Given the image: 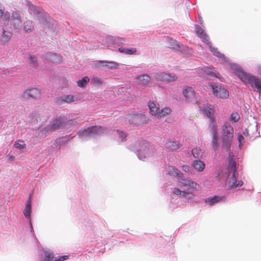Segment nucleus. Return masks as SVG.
<instances>
[{"instance_id": "obj_24", "label": "nucleus", "mask_w": 261, "mask_h": 261, "mask_svg": "<svg viewBox=\"0 0 261 261\" xmlns=\"http://www.w3.org/2000/svg\"><path fill=\"white\" fill-rule=\"evenodd\" d=\"M193 166L197 171L201 172L205 168V164L200 160H195L193 162Z\"/></svg>"}, {"instance_id": "obj_18", "label": "nucleus", "mask_w": 261, "mask_h": 261, "mask_svg": "<svg viewBox=\"0 0 261 261\" xmlns=\"http://www.w3.org/2000/svg\"><path fill=\"white\" fill-rule=\"evenodd\" d=\"M225 199L226 198L225 196H214L212 197L205 198L204 202L210 205H213L217 203L224 201Z\"/></svg>"}, {"instance_id": "obj_5", "label": "nucleus", "mask_w": 261, "mask_h": 261, "mask_svg": "<svg viewBox=\"0 0 261 261\" xmlns=\"http://www.w3.org/2000/svg\"><path fill=\"white\" fill-rule=\"evenodd\" d=\"M214 95L220 98L226 99L229 96L228 91L221 86L211 85Z\"/></svg>"}, {"instance_id": "obj_11", "label": "nucleus", "mask_w": 261, "mask_h": 261, "mask_svg": "<svg viewBox=\"0 0 261 261\" xmlns=\"http://www.w3.org/2000/svg\"><path fill=\"white\" fill-rule=\"evenodd\" d=\"M95 65L97 68L102 66L109 69H116L119 66L117 63L108 61H96L95 62Z\"/></svg>"}, {"instance_id": "obj_36", "label": "nucleus", "mask_w": 261, "mask_h": 261, "mask_svg": "<svg viewBox=\"0 0 261 261\" xmlns=\"http://www.w3.org/2000/svg\"><path fill=\"white\" fill-rule=\"evenodd\" d=\"M14 147L19 150H22L25 148V144L23 141L19 140L14 143Z\"/></svg>"}, {"instance_id": "obj_12", "label": "nucleus", "mask_w": 261, "mask_h": 261, "mask_svg": "<svg viewBox=\"0 0 261 261\" xmlns=\"http://www.w3.org/2000/svg\"><path fill=\"white\" fill-rule=\"evenodd\" d=\"M238 176V172H234L232 173L230 179L229 181V188L230 189H233L238 187H240L243 185V182L242 180H237Z\"/></svg>"}, {"instance_id": "obj_50", "label": "nucleus", "mask_w": 261, "mask_h": 261, "mask_svg": "<svg viewBox=\"0 0 261 261\" xmlns=\"http://www.w3.org/2000/svg\"><path fill=\"white\" fill-rule=\"evenodd\" d=\"M118 39H119V38H118ZM120 40H121V41H124V39L122 38H120Z\"/></svg>"}, {"instance_id": "obj_39", "label": "nucleus", "mask_w": 261, "mask_h": 261, "mask_svg": "<svg viewBox=\"0 0 261 261\" xmlns=\"http://www.w3.org/2000/svg\"><path fill=\"white\" fill-rule=\"evenodd\" d=\"M207 73L212 76H215L216 77H219L218 75L219 73L215 71L214 69L207 68V70L205 71Z\"/></svg>"}, {"instance_id": "obj_1", "label": "nucleus", "mask_w": 261, "mask_h": 261, "mask_svg": "<svg viewBox=\"0 0 261 261\" xmlns=\"http://www.w3.org/2000/svg\"><path fill=\"white\" fill-rule=\"evenodd\" d=\"M135 148L138 158L140 160L149 157L155 152L154 147L145 140L138 141L135 144Z\"/></svg>"}, {"instance_id": "obj_49", "label": "nucleus", "mask_w": 261, "mask_h": 261, "mask_svg": "<svg viewBox=\"0 0 261 261\" xmlns=\"http://www.w3.org/2000/svg\"><path fill=\"white\" fill-rule=\"evenodd\" d=\"M258 70L259 74L261 75V66L258 67Z\"/></svg>"}, {"instance_id": "obj_19", "label": "nucleus", "mask_w": 261, "mask_h": 261, "mask_svg": "<svg viewBox=\"0 0 261 261\" xmlns=\"http://www.w3.org/2000/svg\"><path fill=\"white\" fill-rule=\"evenodd\" d=\"M165 146L169 151H173L179 148L180 144L176 141H167L165 144Z\"/></svg>"}, {"instance_id": "obj_10", "label": "nucleus", "mask_w": 261, "mask_h": 261, "mask_svg": "<svg viewBox=\"0 0 261 261\" xmlns=\"http://www.w3.org/2000/svg\"><path fill=\"white\" fill-rule=\"evenodd\" d=\"M65 125V121L63 117H59L54 119L49 126V128L52 130H55L64 127Z\"/></svg>"}, {"instance_id": "obj_9", "label": "nucleus", "mask_w": 261, "mask_h": 261, "mask_svg": "<svg viewBox=\"0 0 261 261\" xmlns=\"http://www.w3.org/2000/svg\"><path fill=\"white\" fill-rule=\"evenodd\" d=\"M127 118L130 123L135 125H140L145 120V117L142 114H129Z\"/></svg>"}, {"instance_id": "obj_15", "label": "nucleus", "mask_w": 261, "mask_h": 261, "mask_svg": "<svg viewBox=\"0 0 261 261\" xmlns=\"http://www.w3.org/2000/svg\"><path fill=\"white\" fill-rule=\"evenodd\" d=\"M40 95V91L38 89L32 88L27 89L23 93L24 97H30L32 98H37Z\"/></svg>"}, {"instance_id": "obj_28", "label": "nucleus", "mask_w": 261, "mask_h": 261, "mask_svg": "<svg viewBox=\"0 0 261 261\" xmlns=\"http://www.w3.org/2000/svg\"><path fill=\"white\" fill-rule=\"evenodd\" d=\"M31 197H29V199L27 202V203L25 205V207L24 211L23 212L24 215L27 218H29L31 215Z\"/></svg>"}, {"instance_id": "obj_43", "label": "nucleus", "mask_w": 261, "mask_h": 261, "mask_svg": "<svg viewBox=\"0 0 261 261\" xmlns=\"http://www.w3.org/2000/svg\"><path fill=\"white\" fill-rule=\"evenodd\" d=\"M238 139L239 142V147H241L244 143V138L241 134H238Z\"/></svg>"}, {"instance_id": "obj_22", "label": "nucleus", "mask_w": 261, "mask_h": 261, "mask_svg": "<svg viewBox=\"0 0 261 261\" xmlns=\"http://www.w3.org/2000/svg\"><path fill=\"white\" fill-rule=\"evenodd\" d=\"M173 193L176 195H179L183 197H186L188 195H191L192 196L191 197H194V195L193 194L192 191L181 190L179 189L176 188L173 189Z\"/></svg>"}, {"instance_id": "obj_46", "label": "nucleus", "mask_w": 261, "mask_h": 261, "mask_svg": "<svg viewBox=\"0 0 261 261\" xmlns=\"http://www.w3.org/2000/svg\"><path fill=\"white\" fill-rule=\"evenodd\" d=\"M4 8L0 9V18H1L4 14Z\"/></svg>"}, {"instance_id": "obj_2", "label": "nucleus", "mask_w": 261, "mask_h": 261, "mask_svg": "<svg viewBox=\"0 0 261 261\" xmlns=\"http://www.w3.org/2000/svg\"><path fill=\"white\" fill-rule=\"evenodd\" d=\"M233 137V128L230 123L225 122L222 127V137L223 147L228 151L231 146Z\"/></svg>"}, {"instance_id": "obj_8", "label": "nucleus", "mask_w": 261, "mask_h": 261, "mask_svg": "<svg viewBox=\"0 0 261 261\" xmlns=\"http://www.w3.org/2000/svg\"><path fill=\"white\" fill-rule=\"evenodd\" d=\"M178 186L181 188L182 187L187 188V191H190V190L194 189L196 188L198 186V184L186 178H181L178 181Z\"/></svg>"}, {"instance_id": "obj_37", "label": "nucleus", "mask_w": 261, "mask_h": 261, "mask_svg": "<svg viewBox=\"0 0 261 261\" xmlns=\"http://www.w3.org/2000/svg\"><path fill=\"white\" fill-rule=\"evenodd\" d=\"M210 48L211 49V50L213 53L214 55L220 58L223 57V55L222 54L220 51H219L217 48L213 47L212 46H210Z\"/></svg>"}, {"instance_id": "obj_17", "label": "nucleus", "mask_w": 261, "mask_h": 261, "mask_svg": "<svg viewBox=\"0 0 261 261\" xmlns=\"http://www.w3.org/2000/svg\"><path fill=\"white\" fill-rule=\"evenodd\" d=\"M74 97L72 95H67L56 98V101L58 105H62L65 103H69L75 101Z\"/></svg>"}, {"instance_id": "obj_6", "label": "nucleus", "mask_w": 261, "mask_h": 261, "mask_svg": "<svg viewBox=\"0 0 261 261\" xmlns=\"http://www.w3.org/2000/svg\"><path fill=\"white\" fill-rule=\"evenodd\" d=\"M10 23L14 29H20L22 27V20L21 14L19 12L13 11L11 15Z\"/></svg>"}, {"instance_id": "obj_38", "label": "nucleus", "mask_w": 261, "mask_h": 261, "mask_svg": "<svg viewBox=\"0 0 261 261\" xmlns=\"http://www.w3.org/2000/svg\"><path fill=\"white\" fill-rule=\"evenodd\" d=\"M231 120L235 122L239 121L240 118V115L237 112H233L230 115Z\"/></svg>"}, {"instance_id": "obj_32", "label": "nucleus", "mask_w": 261, "mask_h": 261, "mask_svg": "<svg viewBox=\"0 0 261 261\" xmlns=\"http://www.w3.org/2000/svg\"><path fill=\"white\" fill-rule=\"evenodd\" d=\"M192 153L195 158L201 159L203 156V152L197 147L194 148L192 150Z\"/></svg>"}, {"instance_id": "obj_20", "label": "nucleus", "mask_w": 261, "mask_h": 261, "mask_svg": "<svg viewBox=\"0 0 261 261\" xmlns=\"http://www.w3.org/2000/svg\"><path fill=\"white\" fill-rule=\"evenodd\" d=\"M183 94L186 99L188 101L193 100L195 97V92L192 88L190 87H186L185 89Z\"/></svg>"}, {"instance_id": "obj_25", "label": "nucleus", "mask_w": 261, "mask_h": 261, "mask_svg": "<svg viewBox=\"0 0 261 261\" xmlns=\"http://www.w3.org/2000/svg\"><path fill=\"white\" fill-rule=\"evenodd\" d=\"M137 80H138V82L140 84L146 85L149 82L150 78L149 75L144 74L138 76L137 77Z\"/></svg>"}, {"instance_id": "obj_3", "label": "nucleus", "mask_w": 261, "mask_h": 261, "mask_svg": "<svg viewBox=\"0 0 261 261\" xmlns=\"http://www.w3.org/2000/svg\"><path fill=\"white\" fill-rule=\"evenodd\" d=\"M237 74L242 82L250 84L253 89L261 92V80L242 70H239Z\"/></svg>"}, {"instance_id": "obj_45", "label": "nucleus", "mask_w": 261, "mask_h": 261, "mask_svg": "<svg viewBox=\"0 0 261 261\" xmlns=\"http://www.w3.org/2000/svg\"><path fill=\"white\" fill-rule=\"evenodd\" d=\"M182 170L185 172L189 171V168L187 165H184L182 166Z\"/></svg>"}, {"instance_id": "obj_7", "label": "nucleus", "mask_w": 261, "mask_h": 261, "mask_svg": "<svg viewBox=\"0 0 261 261\" xmlns=\"http://www.w3.org/2000/svg\"><path fill=\"white\" fill-rule=\"evenodd\" d=\"M200 112L205 114L210 120L215 119L214 117L215 108V107L212 105H204L202 108H200Z\"/></svg>"}, {"instance_id": "obj_34", "label": "nucleus", "mask_w": 261, "mask_h": 261, "mask_svg": "<svg viewBox=\"0 0 261 261\" xmlns=\"http://www.w3.org/2000/svg\"><path fill=\"white\" fill-rule=\"evenodd\" d=\"M212 147L213 149L216 150L219 147L218 138L217 135H213V140L212 142Z\"/></svg>"}, {"instance_id": "obj_47", "label": "nucleus", "mask_w": 261, "mask_h": 261, "mask_svg": "<svg viewBox=\"0 0 261 261\" xmlns=\"http://www.w3.org/2000/svg\"><path fill=\"white\" fill-rule=\"evenodd\" d=\"M243 134L245 136H248L249 135L248 129H246L245 131L243 132Z\"/></svg>"}, {"instance_id": "obj_40", "label": "nucleus", "mask_w": 261, "mask_h": 261, "mask_svg": "<svg viewBox=\"0 0 261 261\" xmlns=\"http://www.w3.org/2000/svg\"><path fill=\"white\" fill-rule=\"evenodd\" d=\"M118 137L119 139H120L122 141H125V138L127 137V134L124 133V132L120 131L119 130H117Z\"/></svg>"}, {"instance_id": "obj_23", "label": "nucleus", "mask_w": 261, "mask_h": 261, "mask_svg": "<svg viewBox=\"0 0 261 261\" xmlns=\"http://www.w3.org/2000/svg\"><path fill=\"white\" fill-rule=\"evenodd\" d=\"M12 36V34L11 32L6 31L4 28L3 29V32L1 36V41L3 43H6L8 42Z\"/></svg>"}, {"instance_id": "obj_4", "label": "nucleus", "mask_w": 261, "mask_h": 261, "mask_svg": "<svg viewBox=\"0 0 261 261\" xmlns=\"http://www.w3.org/2000/svg\"><path fill=\"white\" fill-rule=\"evenodd\" d=\"M105 128L100 126H93L80 130L78 135L80 137H86L94 135H99L104 133Z\"/></svg>"}, {"instance_id": "obj_35", "label": "nucleus", "mask_w": 261, "mask_h": 261, "mask_svg": "<svg viewBox=\"0 0 261 261\" xmlns=\"http://www.w3.org/2000/svg\"><path fill=\"white\" fill-rule=\"evenodd\" d=\"M29 64L30 66L36 67L37 65V59L35 56L30 55L29 57Z\"/></svg>"}, {"instance_id": "obj_16", "label": "nucleus", "mask_w": 261, "mask_h": 261, "mask_svg": "<svg viewBox=\"0 0 261 261\" xmlns=\"http://www.w3.org/2000/svg\"><path fill=\"white\" fill-rule=\"evenodd\" d=\"M234 156L232 152L229 153V164L228 165V170L230 173L237 172V167L236 163L234 161Z\"/></svg>"}, {"instance_id": "obj_27", "label": "nucleus", "mask_w": 261, "mask_h": 261, "mask_svg": "<svg viewBox=\"0 0 261 261\" xmlns=\"http://www.w3.org/2000/svg\"><path fill=\"white\" fill-rule=\"evenodd\" d=\"M118 50L121 53L126 55H132L134 54L137 51V49L136 48H127L120 47L118 48Z\"/></svg>"}, {"instance_id": "obj_41", "label": "nucleus", "mask_w": 261, "mask_h": 261, "mask_svg": "<svg viewBox=\"0 0 261 261\" xmlns=\"http://www.w3.org/2000/svg\"><path fill=\"white\" fill-rule=\"evenodd\" d=\"M92 83L95 85H100L101 84V81L98 77H94L91 80Z\"/></svg>"}, {"instance_id": "obj_48", "label": "nucleus", "mask_w": 261, "mask_h": 261, "mask_svg": "<svg viewBox=\"0 0 261 261\" xmlns=\"http://www.w3.org/2000/svg\"><path fill=\"white\" fill-rule=\"evenodd\" d=\"M14 156H13V155H10L9 156V158H8V159L9 161H13V160H14Z\"/></svg>"}, {"instance_id": "obj_29", "label": "nucleus", "mask_w": 261, "mask_h": 261, "mask_svg": "<svg viewBox=\"0 0 261 261\" xmlns=\"http://www.w3.org/2000/svg\"><path fill=\"white\" fill-rule=\"evenodd\" d=\"M210 129L211 132H212L213 135H218V126L217 125L216 123V120L215 119L210 120Z\"/></svg>"}, {"instance_id": "obj_31", "label": "nucleus", "mask_w": 261, "mask_h": 261, "mask_svg": "<svg viewBox=\"0 0 261 261\" xmlns=\"http://www.w3.org/2000/svg\"><path fill=\"white\" fill-rule=\"evenodd\" d=\"M168 174L172 176L181 177L182 175V173L179 170L172 167H169L168 168Z\"/></svg>"}, {"instance_id": "obj_13", "label": "nucleus", "mask_w": 261, "mask_h": 261, "mask_svg": "<svg viewBox=\"0 0 261 261\" xmlns=\"http://www.w3.org/2000/svg\"><path fill=\"white\" fill-rule=\"evenodd\" d=\"M155 78L158 80L165 81L168 83L175 81L177 79V77L175 75L169 74L165 72L156 74Z\"/></svg>"}, {"instance_id": "obj_26", "label": "nucleus", "mask_w": 261, "mask_h": 261, "mask_svg": "<svg viewBox=\"0 0 261 261\" xmlns=\"http://www.w3.org/2000/svg\"><path fill=\"white\" fill-rule=\"evenodd\" d=\"M34 30L32 21L26 20L23 23V31L26 33L31 32Z\"/></svg>"}, {"instance_id": "obj_14", "label": "nucleus", "mask_w": 261, "mask_h": 261, "mask_svg": "<svg viewBox=\"0 0 261 261\" xmlns=\"http://www.w3.org/2000/svg\"><path fill=\"white\" fill-rule=\"evenodd\" d=\"M195 31L197 35L201 38L204 43L207 44H209L210 43L208 36L206 34V33L201 27L198 25H196Z\"/></svg>"}, {"instance_id": "obj_44", "label": "nucleus", "mask_w": 261, "mask_h": 261, "mask_svg": "<svg viewBox=\"0 0 261 261\" xmlns=\"http://www.w3.org/2000/svg\"><path fill=\"white\" fill-rule=\"evenodd\" d=\"M68 257L69 256L68 255H63L60 256L58 259H55L54 261H63L68 259Z\"/></svg>"}, {"instance_id": "obj_21", "label": "nucleus", "mask_w": 261, "mask_h": 261, "mask_svg": "<svg viewBox=\"0 0 261 261\" xmlns=\"http://www.w3.org/2000/svg\"><path fill=\"white\" fill-rule=\"evenodd\" d=\"M148 107L150 109V113L152 115L156 116L158 111L160 110L159 104L150 101L148 102Z\"/></svg>"}, {"instance_id": "obj_30", "label": "nucleus", "mask_w": 261, "mask_h": 261, "mask_svg": "<svg viewBox=\"0 0 261 261\" xmlns=\"http://www.w3.org/2000/svg\"><path fill=\"white\" fill-rule=\"evenodd\" d=\"M171 110L170 108L165 107L162 110L160 109L156 116L158 117L166 116V115L169 114L171 113Z\"/></svg>"}, {"instance_id": "obj_42", "label": "nucleus", "mask_w": 261, "mask_h": 261, "mask_svg": "<svg viewBox=\"0 0 261 261\" xmlns=\"http://www.w3.org/2000/svg\"><path fill=\"white\" fill-rule=\"evenodd\" d=\"M10 19V13L9 12L6 11L4 15V19L3 20L5 21V24L6 25L8 24V22Z\"/></svg>"}, {"instance_id": "obj_33", "label": "nucleus", "mask_w": 261, "mask_h": 261, "mask_svg": "<svg viewBox=\"0 0 261 261\" xmlns=\"http://www.w3.org/2000/svg\"><path fill=\"white\" fill-rule=\"evenodd\" d=\"M89 81L90 80L88 76H84L82 80L77 82V85L80 87H84Z\"/></svg>"}]
</instances>
